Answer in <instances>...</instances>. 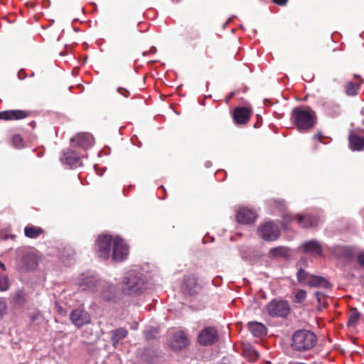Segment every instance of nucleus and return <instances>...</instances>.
Here are the masks:
<instances>
[{"label":"nucleus","mask_w":364,"mask_h":364,"mask_svg":"<svg viewBox=\"0 0 364 364\" xmlns=\"http://www.w3.org/2000/svg\"><path fill=\"white\" fill-rule=\"evenodd\" d=\"M291 119L299 132L312 129L317 122V117L314 110L311 108L304 109L299 107L293 109Z\"/></svg>","instance_id":"obj_1"},{"label":"nucleus","mask_w":364,"mask_h":364,"mask_svg":"<svg viewBox=\"0 0 364 364\" xmlns=\"http://www.w3.org/2000/svg\"><path fill=\"white\" fill-rule=\"evenodd\" d=\"M316 335L308 330L296 331L292 336L291 347L297 351H306L311 349L316 343Z\"/></svg>","instance_id":"obj_2"},{"label":"nucleus","mask_w":364,"mask_h":364,"mask_svg":"<svg viewBox=\"0 0 364 364\" xmlns=\"http://www.w3.org/2000/svg\"><path fill=\"white\" fill-rule=\"evenodd\" d=\"M145 289L144 279L139 275L130 274L122 283V291L128 296H137Z\"/></svg>","instance_id":"obj_3"},{"label":"nucleus","mask_w":364,"mask_h":364,"mask_svg":"<svg viewBox=\"0 0 364 364\" xmlns=\"http://www.w3.org/2000/svg\"><path fill=\"white\" fill-rule=\"evenodd\" d=\"M267 314L272 317H282L288 316L290 306L287 301L273 299L265 307Z\"/></svg>","instance_id":"obj_4"},{"label":"nucleus","mask_w":364,"mask_h":364,"mask_svg":"<svg viewBox=\"0 0 364 364\" xmlns=\"http://www.w3.org/2000/svg\"><path fill=\"white\" fill-rule=\"evenodd\" d=\"M112 237L110 235H100L95 243V250L98 257L107 260L110 256Z\"/></svg>","instance_id":"obj_5"},{"label":"nucleus","mask_w":364,"mask_h":364,"mask_svg":"<svg viewBox=\"0 0 364 364\" xmlns=\"http://www.w3.org/2000/svg\"><path fill=\"white\" fill-rule=\"evenodd\" d=\"M259 235L265 241L277 240L280 235L279 228L272 222L261 225L258 228Z\"/></svg>","instance_id":"obj_6"},{"label":"nucleus","mask_w":364,"mask_h":364,"mask_svg":"<svg viewBox=\"0 0 364 364\" xmlns=\"http://www.w3.org/2000/svg\"><path fill=\"white\" fill-rule=\"evenodd\" d=\"M129 253V247L124 240L120 237H116L113 240V249L112 258L114 262L124 261Z\"/></svg>","instance_id":"obj_7"},{"label":"nucleus","mask_w":364,"mask_h":364,"mask_svg":"<svg viewBox=\"0 0 364 364\" xmlns=\"http://www.w3.org/2000/svg\"><path fill=\"white\" fill-rule=\"evenodd\" d=\"M218 339V330L212 326L204 328L198 336V343L204 346L213 345Z\"/></svg>","instance_id":"obj_8"},{"label":"nucleus","mask_w":364,"mask_h":364,"mask_svg":"<svg viewBox=\"0 0 364 364\" xmlns=\"http://www.w3.org/2000/svg\"><path fill=\"white\" fill-rule=\"evenodd\" d=\"M70 320L77 328H80L91 321L90 315L82 309H75L70 314Z\"/></svg>","instance_id":"obj_9"},{"label":"nucleus","mask_w":364,"mask_h":364,"mask_svg":"<svg viewBox=\"0 0 364 364\" xmlns=\"http://www.w3.org/2000/svg\"><path fill=\"white\" fill-rule=\"evenodd\" d=\"M201 286L198 282L197 278L193 275L185 276L183 278V285L182 291L184 294L189 296L198 294L201 290Z\"/></svg>","instance_id":"obj_10"},{"label":"nucleus","mask_w":364,"mask_h":364,"mask_svg":"<svg viewBox=\"0 0 364 364\" xmlns=\"http://www.w3.org/2000/svg\"><path fill=\"white\" fill-rule=\"evenodd\" d=\"M252 114L251 108L247 107H238L235 108L232 112L234 122L237 125L247 124Z\"/></svg>","instance_id":"obj_11"},{"label":"nucleus","mask_w":364,"mask_h":364,"mask_svg":"<svg viewBox=\"0 0 364 364\" xmlns=\"http://www.w3.org/2000/svg\"><path fill=\"white\" fill-rule=\"evenodd\" d=\"M257 216V213L252 210L241 207L236 213L235 220L238 223L252 224L255 221Z\"/></svg>","instance_id":"obj_12"},{"label":"nucleus","mask_w":364,"mask_h":364,"mask_svg":"<svg viewBox=\"0 0 364 364\" xmlns=\"http://www.w3.org/2000/svg\"><path fill=\"white\" fill-rule=\"evenodd\" d=\"M188 344V339L183 331L176 332L169 343L171 348L175 351L181 350L186 348Z\"/></svg>","instance_id":"obj_13"},{"label":"nucleus","mask_w":364,"mask_h":364,"mask_svg":"<svg viewBox=\"0 0 364 364\" xmlns=\"http://www.w3.org/2000/svg\"><path fill=\"white\" fill-rule=\"evenodd\" d=\"M32 114L29 110L11 109L0 112V120H19L25 119Z\"/></svg>","instance_id":"obj_14"},{"label":"nucleus","mask_w":364,"mask_h":364,"mask_svg":"<svg viewBox=\"0 0 364 364\" xmlns=\"http://www.w3.org/2000/svg\"><path fill=\"white\" fill-rule=\"evenodd\" d=\"M38 264L37 255L33 252L25 253L20 261V269L23 271L35 269Z\"/></svg>","instance_id":"obj_15"},{"label":"nucleus","mask_w":364,"mask_h":364,"mask_svg":"<svg viewBox=\"0 0 364 364\" xmlns=\"http://www.w3.org/2000/svg\"><path fill=\"white\" fill-rule=\"evenodd\" d=\"M73 142L76 143L77 146L87 149L94 144V138L91 134L80 133L77 134L73 139Z\"/></svg>","instance_id":"obj_16"},{"label":"nucleus","mask_w":364,"mask_h":364,"mask_svg":"<svg viewBox=\"0 0 364 364\" xmlns=\"http://www.w3.org/2000/svg\"><path fill=\"white\" fill-rule=\"evenodd\" d=\"M297 223L301 228H309L312 227H315L318 223V218L317 216L306 214L301 215L297 214Z\"/></svg>","instance_id":"obj_17"},{"label":"nucleus","mask_w":364,"mask_h":364,"mask_svg":"<svg viewBox=\"0 0 364 364\" xmlns=\"http://www.w3.org/2000/svg\"><path fill=\"white\" fill-rule=\"evenodd\" d=\"M302 249L305 253L317 256L322 255V247L321 244L315 240L305 242L302 245Z\"/></svg>","instance_id":"obj_18"},{"label":"nucleus","mask_w":364,"mask_h":364,"mask_svg":"<svg viewBox=\"0 0 364 364\" xmlns=\"http://www.w3.org/2000/svg\"><path fill=\"white\" fill-rule=\"evenodd\" d=\"M61 162L70 166H78L80 165V158L75 151L68 149L63 152V156L60 159Z\"/></svg>","instance_id":"obj_19"},{"label":"nucleus","mask_w":364,"mask_h":364,"mask_svg":"<svg viewBox=\"0 0 364 364\" xmlns=\"http://www.w3.org/2000/svg\"><path fill=\"white\" fill-rule=\"evenodd\" d=\"M80 288L82 291H98L101 287V283H99L95 277H86L79 284Z\"/></svg>","instance_id":"obj_20"},{"label":"nucleus","mask_w":364,"mask_h":364,"mask_svg":"<svg viewBox=\"0 0 364 364\" xmlns=\"http://www.w3.org/2000/svg\"><path fill=\"white\" fill-rule=\"evenodd\" d=\"M348 141L351 150L362 151L364 149V138L352 133L348 136Z\"/></svg>","instance_id":"obj_21"},{"label":"nucleus","mask_w":364,"mask_h":364,"mask_svg":"<svg viewBox=\"0 0 364 364\" xmlns=\"http://www.w3.org/2000/svg\"><path fill=\"white\" fill-rule=\"evenodd\" d=\"M250 331L256 337H262L267 333L266 326L257 321H251L247 323Z\"/></svg>","instance_id":"obj_22"},{"label":"nucleus","mask_w":364,"mask_h":364,"mask_svg":"<svg viewBox=\"0 0 364 364\" xmlns=\"http://www.w3.org/2000/svg\"><path fill=\"white\" fill-rule=\"evenodd\" d=\"M308 285L311 287H322L328 289L330 287L329 282L323 277L320 276H311L308 281Z\"/></svg>","instance_id":"obj_23"},{"label":"nucleus","mask_w":364,"mask_h":364,"mask_svg":"<svg viewBox=\"0 0 364 364\" xmlns=\"http://www.w3.org/2000/svg\"><path fill=\"white\" fill-rule=\"evenodd\" d=\"M128 335V331L125 328H119L111 331V340L112 346L117 348L119 341L126 338Z\"/></svg>","instance_id":"obj_24"},{"label":"nucleus","mask_w":364,"mask_h":364,"mask_svg":"<svg viewBox=\"0 0 364 364\" xmlns=\"http://www.w3.org/2000/svg\"><path fill=\"white\" fill-rule=\"evenodd\" d=\"M99 289L102 290V298L106 301H112L116 297V287L113 285H105L101 284Z\"/></svg>","instance_id":"obj_25"},{"label":"nucleus","mask_w":364,"mask_h":364,"mask_svg":"<svg viewBox=\"0 0 364 364\" xmlns=\"http://www.w3.org/2000/svg\"><path fill=\"white\" fill-rule=\"evenodd\" d=\"M355 77H358L357 75H355ZM360 80V82H348L345 85V92L348 96H355L358 94V90H360V84L363 82V80L358 77Z\"/></svg>","instance_id":"obj_26"},{"label":"nucleus","mask_w":364,"mask_h":364,"mask_svg":"<svg viewBox=\"0 0 364 364\" xmlns=\"http://www.w3.org/2000/svg\"><path fill=\"white\" fill-rule=\"evenodd\" d=\"M43 233L44 230L41 227L28 225L24 228V234L28 238H37Z\"/></svg>","instance_id":"obj_27"},{"label":"nucleus","mask_w":364,"mask_h":364,"mask_svg":"<svg viewBox=\"0 0 364 364\" xmlns=\"http://www.w3.org/2000/svg\"><path fill=\"white\" fill-rule=\"evenodd\" d=\"M269 255L273 257L287 258L289 256V250L286 247H276L270 249Z\"/></svg>","instance_id":"obj_28"},{"label":"nucleus","mask_w":364,"mask_h":364,"mask_svg":"<svg viewBox=\"0 0 364 364\" xmlns=\"http://www.w3.org/2000/svg\"><path fill=\"white\" fill-rule=\"evenodd\" d=\"M28 295L23 289H18L14 294L12 300L15 305L21 306L27 301Z\"/></svg>","instance_id":"obj_29"},{"label":"nucleus","mask_w":364,"mask_h":364,"mask_svg":"<svg viewBox=\"0 0 364 364\" xmlns=\"http://www.w3.org/2000/svg\"><path fill=\"white\" fill-rule=\"evenodd\" d=\"M360 313L358 311V310L355 308H353L350 309L349 314H348V326H353L355 325V323L358 322V321L360 318Z\"/></svg>","instance_id":"obj_30"},{"label":"nucleus","mask_w":364,"mask_h":364,"mask_svg":"<svg viewBox=\"0 0 364 364\" xmlns=\"http://www.w3.org/2000/svg\"><path fill=\"white\" fill-rule=\"evenodd\" d=\"M243 354L245 356L249 357V358L252 360H255L257 359L259 354L257 352L255 349H254L252 347L249 346L244 348Z\"/></svg>","instance_id":"obj_31"},{"label":"nucleus","mask_w":364,"mask_h":364,"mask_svg":"<svg viewBox=\"0 0 364 364\" xmlns=\"http://www.w3.org/2000/svg\"><path fill=\"white\" fill-rule=\"evenodd\" d=\"M306 297V292L303 289L299 290L294 296V301L295 303L301 304L305 300Z\"/></svg>","instance_id":"obj_32"},{"label":"nucleus","mask_w":364,"mask_h":364,"mask_svg":"<svg viewBox=\"0 0 364 364\" xmlns=\"http://www.w3.org/2000/svg\"><path fill=\"white\" fill-rule=\"evenodd\" d=\"M9 287L8 278L0 274V291H6Z\"/></svg>","instance_id":"obj_33"},{"label":"nucleus","mask_w":364,"mask_h":364,"mask_svg":"<svg viewBox=\"0 0 364 364\" xmlns=\"http://www.w3.org/2000/svg\"><path fill=\"white\" fill-rule=\"evenodd\" d=\"M308 277V272L300 268L296 274V278L299 282L303 283Z\"/></svg>","instance_id":"obj_34"},{"label":"nucleus","mask_w":364,"mask_h":364,"mask_svg":"<svg viewBox=\"0 0 364 364\" xmlns=\"http://www.w3.org/2000/svg\"><path fill=\"white\" fill-rule=\"evenodd\" d=\"M12 142L16 148H21L23 146V139L19 134L14 135Z\"/></svg>","instance_id":"obj_35"},{"label":"nucleus","mask_w":364,"mask_h":364,"mask_svg":"<svg viewBox=\"0 0 364 364\" xmlns=\"http://www.w3.org/2000/svg\"><path fill=\"white\" fill-rule=\"evenodd\" d=\"M315 296L316 297L318 304L325 306V300H326L325 294L321 292L316 291V292H315Z\"/></svg>","instance_id":"obj_36"},{"label":"nucleus","mask_w":364,"mask_h":364,"mask_svg":"<svg viewBox=\"0 0 364 364\" xmlns=\"http://www.w3.org/2000/svg\"><path fill=\"white\" fill-rule=\"evenodd\" d=\"M7 311V304L6 301L1 299H0V317L3 316L4 314H6Z\"/></svg>","instance_id":"obj_37"},{"label":"nucleus","mask_w":364,"mask_h":364,"mask_svg":"<svg viewBox=\"0 0 364 364\" xmlns=\"http://www.w3.org/2000/svg\"><path fill=\"white\" fill-rule=\"evenodd\" d=\"M296 216H297V215L286 214L284 216V220L287 223H291V222H292L294 220H296L297 221Z\"/></svg>","instance_id":"obj_38"},{"label":"nucleus","mask_w":364,"mask_h":364,"mask_svg":"<svg viewBox=\"0 0 364 364\" xmlns=\"http://www.w3.org/2000/svg\"><path fill=\"white\" fill-rule=\"evenodd\" d=\"M326 137L323 135V134L321 132H318L316 134H315L313 136V139L318 140L321 143H325L323 139Z\"/></svg>","instance_id":"obj_39"},{"label":"nucleus","mask_w":364,"mask_h":364,"mask_svg":"<svg viewBox=\"0 0 364 364\" xmlns=\"http://www.w3.org/2000/svg\"><path fill=\"white\" fill-rule=\"evenodd\" d=\"M117 91L119 94H121L122 95L124 96L125 97H128L130 95V92L129 90H127V89L125 88H123V87H119L117 89Z\"/></svg>","instance_id":"obj_40"},{"label":"nucleus","mask_w":364,"mask_h":364,"mask_svg":"<svg viewBox=\"0 0 364 364\" xmlns=\"http://www.w3.org/2000/svg\"><path fill=\"white\" fill-rule=\"evenodd\" d=\"M272 1L276 5H278V6H285L287 4V2H288V0H272Z\"/></svg>","instance_id":"obj_41"},{"label":"nucleus","mask_w":364,"mask_h":364,"mask_svg":"<svg viewBox=\"0 0 364 364\" xmlns=\"http://www.w3.org/2000/svg\"><path fill=\"white\" fill-rule=\"evenodd\" d=\"M357 260L359 264L364 267V252L358 255Z\"/></svg>","instance_id":"obj_42"},{"label":"nucleus","mask_w":364,"mask_h":364,"mask_svg":"<svg viewBox=\"0 0 364 364\" xmlns=\"http://www.w3.org/2000/svg\"><path fill=\"white\" fill-rule=\"evenodd\" d=\"M18 78L23 79L26 77V75L23 71L21 70L18 74Z\"/></svg>","instance_id":"obj_43"},{"label":"nucleus","mask_w":364,"mask_h":364,"mask_svg":"<svg viewBox=\"0 0 364 364\" xmlns=\"http://www.w3.org/2000/svg\"><path fill=\"white\" fill-rule=\"evenodd\" d=\"M0 268H1L4 271L6 270V267H5L4 264H3L1 262H0Z\"/></svg>","instance_id":"obj_44"},{"label":"nucleus","mask_w":364,"mask_h":364,"mask_svg":"<svg viewBox=\"0 0 364 364\" xmlns=\"http://www.w3.org/2000/svg\"><path fill=\"white\" fill-rule=\"evenodd\" d=\"M30 125L31 126V127H32V128H34V127H35V126H36V122H31L30 123Z\"/></svg>","instance_id":"obj_45"},{"label":"nucleus","mask_w":364,"mask_h":364,"mask_svg":"<svg viewBox=\"0 0 364 364\" xmlns=\"http://www.w3.org/2000/svg\"><path fill=\"white\" fill-rule=\"evenodd\" d=\"M62 311H63L62 307H59V309H58V312L61 313V312H62Z\"/></svg>","instance_id":"obj_46"},{"label":"nucleus","mask_w":364,"mask_h":364,"mask_svg":"<svg viewBox=\"0 0 364 364\" xmlns=\"http://www.w3.org/2000/svg\"><path fill=\"white\" fill-rule=\"evenodd\" d=\"M160 188H162L165 191L164 187L163 186H161Z\"/></svg>","instance_id":"obj_47"}]
</instances>
